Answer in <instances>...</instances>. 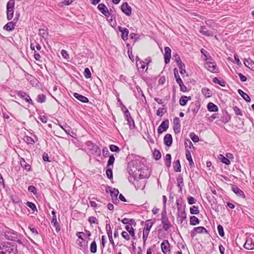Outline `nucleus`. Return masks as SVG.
<instances>
[{"mask_svg": "<svg viewBox=\"0 0 254 254\" xmlns=\"http://www.w3.org/2000/svg\"><path fill=\"white\" fill-rule=\"evenodd\" d=\"M207 109L210 112H217L218 110V107L212 102L207 104Z\"/></svg>", "mask_w": 254, "mask_h": 254, "instance_id": "a878e982", "label": "nucleus"}, {"mask_svg": "<svg viewBox=\"0 0 254 254\" xmlns=\"http://www.w3.org/2000/svg\"><path fill=\"white\" fill-rule=\"evenodd\" d=\"M173 129L175 133H180L181 128L180 120L178 117H175L173 120Z\"/></svg>", "mask_w": 254, "mask_h": 254, "instance_id": "9b49d317", "label": "nucleus"}, {"mask_svg": "<svg viewBox=\"0 0 254 254\" xmlns=\"http://www.w3.org/2000/svg\"><path fill=\"white\" fill-rule=\"evenodd\" d=\"M153 155L154 156V159L156 160H159L161 157V154L160 152L157 149H155L153 152Z\"/></svg>", "mask_w": 254, "mask_h": 254, "instance_id": "37998d69", "label": "nucleus"}, {"mask_svg": "<svg viewBox=\"0 0 254 254\" xmlns=\"http://www.w3.org/2000/svg\"><path fill=\"white\" fill-rule=\"evenodd\" d=\"M136 66L138 67V68H140L143 69L145 67L144 63L142 61H139V63H137V62H136Z\"/></svg>", "mask_w": 254, "mask_h": 254, "instance_id": "338daca9", "label": "nucleus"}, {"mask_svg": "<svg viewBox=\"0 0 254 254\" xmlns=\"http://www.w3.org/2000/svg\"><path fill=\"white\" fill-rule=\"evenodd\" d=\"M176 204L178 209V216L180 218L181 222L183 223L187 217V214L185 212V206H183L178 201H177Z\"/></svg>", "mask_w": 254, "mask_h": 254, "instance_id": "39448f33", "label": "nucleus"}, {"mask_svg": "<svg viewBox=\"0 0 254 254\" xmlns=\"http://www.w3.org/2000/svg\"><path fill=\"white\" fill-rule=\"evenodd\" d=\"M20 163L21 166L27 171H30L31 170L30 165L26 162L24 158H20Z\"/></svg>", "mask_w": 254, "mask_h": 254, "instance_id": "b1692460", "label": "nucleus"}, {"mask_svg": "<svg viewBox=\"0 0 254 254\" xmlns=\"http://www.w3.org/2000/svg\"><path fill=\"white\" fill-rule=\"evenodd\" d=\"M97 8L98 10L105 16L108 17L111 14L112 9L108 10L107 7L104 3L98 4Z\"/></svg>", "mask_w": 254, "mask_h": 254, "instance_id": "0eeeda50", "label": "nucleus"}, {"mask_svg": "<svg viewBox=\"0 0 254 254\" xmlns=\"http://www.w3.org/2000/svg\"><path fill=\"white\" fill-rule=\"evenodd\" d=\"M4 236L7 240L16 241L18 243L21 245H23L25 241L24 238L22 235L11 229L5 231Z\"/></svg>", "mask_w": 254, "mask_h": 254, "instance_id": "f03ea898", "label": "nucleus"}, {"mask_svg": "<svg viewBox=\"0 0 254 254\" xmlns=\"http://www.w3.org/2000/svg\"><path fill=\"white\" fill-rule=\"evenodd\" d=\"M190 136L191 139L194 142H197L199 140L198 136L193 132H191Z\"/></svg>", "mask_w": 254, "mask_h": 254, "instance_id": "864d4df0", "label": "nucleus"}, {"mask_svg": "<svg viewBox=\"0 0 254 254\" xmlns=\"http://www.w3.org/2000/svg\"><path fill=\"white\" fill-rule=\"evenodd\" d=\"M106 229L107 233L108 234V236L110 242L113 246V247L114 248L116 246V245H115V243L113 240L112 231L111 230V226L109 224H106Z\"/></svg>", "mask_w": 254, "mask_h": 254, "instance_id": "ddd939ff", "label": "nucleus"}, {"mask_svg": "<svg viewBox=\"0 0 254 254\" xmlns=\"http://www.w3.org/2000/svg\"><path fill=\"white\" fill-rule=\"evenodd\" d=\"M39 31V35L43 38H46L48 35V33L46 29H40Z\"/></svg>", "mask_w": 254, "mask_h": 254, "instance_id": "8fccbe9b", "label": "nucleus"}, {"mask_svg": "<svg viewBox=\"0 0 254 254\" xmlns=\"http://www.w3.org/2000/svg\"><path fill=\"white\" fill-rule=\"evenodd\" d=\"M154 223V222L152 221L151 220H146V222H145V228H144V230L150 232V230Z\"/></svg>", "mask_w": 254, "mask_h": 254, "instance_id": "c85d7f7f", "label": "nucleus"}, {"mask_svg": "<svg viewBox=\"0 0 254 254\" xmlns=\"http://www.w3.org/2000/svg\"><path fill=\"white\" fill-rule=\"evenodd\" d=\"M46 96L43 94H39L37 98V101L39 103H42L46 101Z\"/></svg>", "mask_w": 254, "mask_h": 254, "instance_id": "c03bdc74", "label": "nucleus"}, {"mask_svg": "<svg viewBox=\"0 0 254 254\" xmlns=\"http://www.w3.org/2000/svg\"><path fill=\"white\" fill-rule=\"evenodd\" d=\"M26 205L28 207L30 208L34 211H35V210L37 211L36 206L35 204L34 203H33V202H27L26 203Z\"/></svg>", "mask_w": 254, "mask_h": 254, "instance_id": "5fc2aeb1", "label": "nucleus"}, {"mask_svg": "<svg viewBox=\"0 0 254 254\" xmlns=\"http://www.w3.org/2000/svg\"><path fill=\"white\" fill-rule=\"evenodd\" d=\"M177 184L178 186L180 188V190H182V188L184 185L183 179L182 177L177 178Z\"/></svg>", "mask_w": 254, "mask_h": 254, "instance_id": "052dcab7", "label": "nucleus"}, {"mask_svg": "<svg viewBox=\"0 0 254 254\" xmlns=\"http://www.w3.org/2000/svg\"><path fill=\"white\" fill-rule=\"evenodd\" d=\"M178 66L180 69V73L181 74H184L186 72V69L185 68V66L184 64H180L178 65Z\"/></svg>", "mask_w": 254, "mask_h": 254, "instance_id": "bf43d9fd", "label": "nucleus"}, {"mask_svg": "<svg viewBox=\"0 0 254 254\" xmlns=\"http://www.w3.org/2000/svg\"><path fill=\"white\" fill-rule=\"evenodd\" d=\"M232 190L238 196L244 198L245 197L244 192L240 190L237 186L235 185H232L231 186Z\"/></svg>", "mask_w": 254, "mask_h": 254, "instance_id": "f3484780", "label": "nucleus"}, {"mask_svg": "<svg viewBox=\"0 0 254 254\" xmlns=\"http://www.w3.org/2000/svg\"><path fill=\"white\" fill-rule=\"evenodd\" d=\"M167 112V109L165 108H160L156 112V115L158 116L162 117Z\"/></svg>", "mask_w": 254, "mask_h": 254, "instance_id": "a18cd8bd", "label": "nucleus"}, {"mask_svg": "<svg viewBox=\"0 0 254 254\" xmlns=\"http://www.w3.org/2000/svg\"><path fill=\"white\" fill-rule=\"evenodd\" d=\"M119 30L121 32V37L124 41L128 39V30L126 28H123L121 26L118 27Z\"/></svg>", "mask_w": 254, "mask_h": 254, "instance_id": "4468645a", "label": "nucleus"}, {"mask_svg": "<svg viewBox=\"0 0 254 254\" xmlns=\"http://www.w3.org/2000/svg\"><path fill=\"white\" fill-rule=\"evenodd\" d=\"M213 82L215 83L219 84L220 86L222 87H225L226 82L223 80H219L218 78L214 77L213 79Z\"/></svg>", "mask_w": 254, "mask_h": 254, "instance_id": "c9c22d12", "label": "nucleus"}, {"mask_svg": "<svg viewBox=\"0 0 254 254\" xmlns=\"http://www.w3.org/2000/svg\"><path fill=\"white\" fill-rule=\"evenodd\" d=\"M84 75L85 77L86 78H89L91 77V73L90 71V69L88 68H86L84 69Z\"/></svg>", "mask_w": 254, "mask_h": 254, "instance_id": "13d9d810", "label": "nucleus"}, {"mask_svg": "<svg viewBox=\"0 0 254 254\" xmlns=\"http://www.w3.org/2000/svg\"><path fill=\"white\" fill-rule=\"evenodd\" d=\"M201 53L205 57V60L207 61L211 59V56L207 54V52L203 49L201 50Z\"/></svg>", "mask_w": 254, "mask_h": 254, "instance_id": "6e6d98bb", "label": "nucleus"}, {"mask_svg": "<svg viewBox=\"0 0 254 254\" xmlns=\"http://www.w3.org/2000/svg\"><path fill=\"white\" fill-rule=\"evenodd\" d=\"M171 155L170 154H167L165 156V164L167 167L169 168L171 164Z\"/></svg>", "mask_w": 254, "mask_h": 254, "instance_id": "2f4dec72", "label": "nucleus"}, {"mask_svg": "<svg viewBox=\"0 0 254 254\" xmlns=\"http://www.w3.org/2000/svg\"><path fill=\"white\" fill-rule=\"evenodd\" d=\"M127 121V124L129 126V127L130 129H132L135 127V124L134 120L132 119L131 117L127 118L126 119Z\"/></svg>", "mask_w": 254, "mask_h": 254, "instance_id": "ea45409f", "label": "nucleus"}, {"mask_svg": "<svg viewBox=\"0 0 254 254\" xmlns=\"http://www.w3.org/2000/svg\"><path fill=\"white\" fill-rule=\"evenodd\" d=\"M199 220L195 216H191L190 217V224L191 225H196L199 223Z\"/></svg>", "mask_w": 254, "mask_h": 254, "instance_id": "72a5a7b5", "label": "nucleus"}, {"mask_svg": "<svg viewBox=\"0 0 254 254\" xmlns=\"http://www.w3.org/2000/svg\"><path fill=\"white\" fill-rule=\"evenodd\" d=\"M109 190L113 202L114 204H117L119 201L117 197L119 193L118 190L115 188H110Z\"/></svg>", "mask_w": 254, "mask_h": 254, "instance_id": "6e6552de", "label": "nucleus"}, {"mask_svg": "<svg viewBox=\"0 0 254 254\" xmlns=\"http://www.w3.org/2000/svg\"><path fill=\"white\" fill-rule=\"evenodd\" d=\"M194 228L197 234H208V231L204 227L199 226Z\"/></svg>", "mask_w": 254, "mask_h": 254, "instance_id": "473e14b6", "label": "nucleus"}, {"mask_svg": "<svg viewBox=\"0 0 254 254\" xmlns=\"http://www.w3.org/2000/svg\"><path fill=\"white\" fill-rule=\"evenodd\" d=\"M169 121L168 119L163 121L159 126L160 128H162L164 131L167 130L169 127Z\"/></svg>", "mask_w": 254, "mask_h": 254, "instance_id": "7c9ffc66", "label": "nucleus"}, {"mask_svg": "<svg viewBox=\"0 0 254 254\" xmlns=\"http://www.w3.org/2000/svg\"><path fill=\"white\" fill-rule=\"evenodd\" d=\"M164 61L166 64L170 62L171 56V50L169 47H165L164 49Z\"/></svg>", "mask_w": 254, "mask_h": 254, "instance_id": "2eb2a0df", "label": "nucleus"}, {"mask_svg": "<svg viewBox=\"0 0 254 254\" xmlns=\"http://www.w3.org/2000/svg\"><path fill=\"white\" fill-rule=\"evenodd\" d=\"M60 127L64 129V130L68 134H70V132L71 130V128L69 126H67L66 124L64 125H62L59 124Z\"/></svg>", "mask_w": 254, "mask_h": 254, "instance_id": "79ce46f5", "label": "nucleus"}, {"mask_svg": "<svg viewBox=\"0 0 254 254\" xmlns=\"http://www.w3.org/2000/svg\"><path fill=\"white\" fill-rule=\"evenodd\" d=\"M238 92L247 102L251 101V98L249 97V96L247 93L244 92L243 90H242L241 89H238Z\"/></svg>", "mask_w": 254, "mask_h": 254, "instance_id": "cd10ccee", "label": "nucleus"}, {"mask_svg": "<svg viewBox=\"0 0 254 254\" xmlns=\"http://www.w3.org/2000/svg\"><path fill=\"white\" fill-rule=\"evenodd\" d=\"M15 5L14 0H9L6 4L7 19L8 20L12 19L13 17L14 7Z\"/></svg>", "mask_w": 254, "mask_h": 254, "instance_id": "20e7f679", "label": "nucleus"}, {"mask_svg": "<svg viewBox=\"0 0 254 254\" xmlns=\"http://www.w3.org/2000/svg\"><path fill=\"white\" fill-rule=\"evenodd\" d=\"M73 96L76 99H78V100H79L80 101H81L82 103H86L89 102V100L88 99V98L87 97H86L85 96H84L81 94H79L77 93H74L73 94Z\"/></svg>", "mask_w": 254, "mask_h": 254, "instance_id": "4be33fe9", "label": "nucleus"}, {"mask_svg": "<svg viewBox=\"0 0 254 254\" xmlns=\"http://www.w3.org/2000/svg\"><path fill=\"white\" fill-rule=\"evenodd\" d=\"M28 190L30 192L33 193L34 194L37 193V190L34 186H29L28 188Z\"/></svg>", "mask_w": 254, "mask_h": 254, "instance_id": "e2e57ef3", "label": "nucleus"}, {"mask_svg": "<svg viewBox=\"0 0 254 254\" xmlns=\"http://www.w3.org/2000/svg\"><path fill=\"white\" fill-rule=\"evenodd\" d=\"M173 167L175 172H180L181 171V166L179 160H177L174 162Z\"/></svg>", "mask_w": 254, "mask_h": 254, "instance_id": "c756f323", "label": "nucleus"}, {"mask_svg": "<svg viewBox=\"0 0 254 254\" xmlns=\"http://www.w3.org/2000/svg\"><path fill=\"white\" fill-rule=\"evenodd\" d=\"M199 32L207 37H212L214 35L213 31L211 30H207L205 26H201L200 27Z\"/></svg>", "mask_w": 254, "mask_h": 254, "instance_id": "dca6fc26", "label": "nucleus"}, {"mask_svg": "<svg viewBox=\"0 0 254 254\" xmlns=\"http://www.w3.org/2000/svg\"><path fill=\"white\" fill-rule=\"evenodd\" d=\"M244 248L249 250H252L254 249V243L252 239H248L244 246Z\"/></svg>", "mask_w": 254, "mask_h": 254, "instance_id": "a211bd4d", "label": "nucleus"}, {"mask_svg": "<svg viewBox=\"0 0 254 254\" xmlns=\"http://www.w3.org/2000/svg\"><path fill=\"white\" fill-rule=\"evenodd\" d=\"M16 22L10 21L3 26V29L7 31H12L14 30Z\"/></svg>", "mask_w": 254, "mask_h": 254, "instance_id": "6ab92c4d", "label": "nucleus"}, {"mask_svg": "<svg viewBox=\"0 0 254 254\" xmlns=\"http://www.w3.org/2000/svg\"><path fill=\"white\" fill-rule=\"evenodd\" d=\"M185 145L186 150H188V148L190 149L192 147H193V144H192V142L188 138L185 139Z\"/></svg>", "mask_w": 254, "mask_h": 254, "instance_id": "49530a36", "label": "nucleus"}, {"mask_svg": "<svg viewBox=\"0 0 254 254\" xmlns=\"http://www.w3.org/2000/svg\"><path fill=\"white\" fill-rule=\"evenodd\" d=\"M90 250L92 253H95L97 252V245L95 241H93L90 247Z\"/></svg>", "mask_w": 254, "mask_h": 254, "instance_id": "a19ab883", "label": "nucleus"}, {"mask_svg": "<svg viewBox=\"0 0 254 254\" xmlns=\"http://www.w3.org/2000/svg\"><path fill=\"white\" fill-rule=\"evenodd\" d=\"M115 159L113 155H111L109 156V159L107 163V168L111 167L112 166L113 167L114 163L115 162Z\"/></svg>", "mask_w": 254, "mask_h": 254, "instance_id": "4c0bfd02", "label": "nucleus"}, {"mask_svg": "<svg viewBox=\"0 0 254 254\" xmlns=\"http://www.w3.org/2000/svg\"><path fill=\"white\" fill-rule=\"evenodd\" d=\"M161 220L163 225V229L165 231H167L172 227V225L167 217L165 209L162 212Z\"/></svg>", "mask_w": 254, "mask_h": 254, "instance_id": "7ed1b4c3", "label": "nucleus"}, {"mask_svg": "<svg viewBox=\"0 0 254 254\" xmlns=\"http://www.w3.org/2000/svg\"><path fill=\"white\" fill-rule=\"evenodd\" d=\"M173 56H174V58L175 59L176 62L177 64V65L183 63L179 55H178L177 54H176L175 55H174Z\"/></svg>", "mask_w": 254, "mask_h": 254, "instance_id": "69168bd1", "label": "nucleus"}, {"mask_svg": "<svg viewBox=\"0 0 254 254\" xmlns=\"http://www.w3.org/2000/svg\"><path fill=\"white\" fill-rule=\"evenodd\" d=\"M51 223L53 224L54 227H55L56 232H58L60 230V227L57 222L56 216H53Z\"/></svg>", "mask_w": 254, "mask_h": 254, "instance_id": "bb28decb", "label": "nucleus"}, {"mask_svg": "<svg viewBox=\"0 0 254 254\" xmlns=\"http://www.w3.org/2000/svg\"><path fill=\"white\" fill-rule=\"evenodd\" d=\"M173 139L171 134H166L164 137V143L167 146H170L172 144Z\"/></svg>", "mask_w": 254, "mask_h": 254, "instance_id": "aec40b11", "label": "nucleus"}, {"mask_svg": "<svg viewBox=\"0 0 254 254\" xmlns=\"http://www.w3.org/2000/svg\"><path fill=\"white\" fill-rule=\"evenodd\" d=\"M17 95L20 98L24 99V98L26 97L27 95L25 92L22 91H19L17 93Z\"/></svg>", "mask_w": 254, "mask_h": 254, "instance_id": "774afa93", "label": "nucleus"}, {"mask_svg": "<svg viewBox=\"0 0 254 254\" xmlns=\"http://www.w3.org/2000/svg\"><path fill=\"white\" fill-rule=\"evenodd\" d=\"M106 174L107 177L108 179H113V172H112V168H111V167L107 168Z\"/></svg>", "mask_w": 254, "mask_h": 254, "instance_id": "09e8293b", "label": "nucleus"}, {"mask_svg": "<svg viewBox=\"0 0 254 254\" xmlns=\"http://www.w3.org/2000/svg\"><path fill=\"white\" fill-rule=\"evenodd\" d=\"M121 10L127 16H129L131 14V8L127 2H124L121 5Z\"/></svg>", "mask_w": 254, "mask_h": 254, "instance_id": "f8f14e48", "label": "nucleus"}, {"mask_svg": "<svg viewBox=\"0 0 254 254\" xmlns=\"http://www.w3.org/2000/svg\"><path fill=\"white\" fill-rule=\"evenodd\" d=\"M202 93L207 98L212 96L211 92L210 89L207 88H202L201 89Z\"/></svg>", "mask_w": 254, "mask_h": 254, "instance_id": "f704fd0d", "label": "nucleus"}, {"mask_svg": "<svg viewBox=\"0 0 254 254\" xmlns=\"http://www.w3.org/2000/svg\"><path fill=\"white\" fill-rule=\"evenodd\" d=\"M205 67L210 72L216 73L218 72V68L214 63L207 62L205 64Z\"/></svg>", "mask_w": 254, "mask_h": 254, "instance_id": "1a4fd4ad", "label": "nucleus"}, {"mask_svg": "<svg viewBox=\"0 0 254 254\" xmlns=\"http://www.w3.org/2000/svg\"><path fill=\"white\" fill-rule=\"evenodd\" d=\"M219 158L223 163L227 165L230 164V161L227 158L225 157L223 155H220Z\"/></svg>", "mask_w": 254, "mask_h": 254, "instance_id": "3c124183", "label": "nucleus"}, {"mask_svg": "<svg viewBox=\"0 0 254 254\" xmlns=\"http://www.w3.org/2000/svg\"><path fill=\"white\" fill-rule=\"evenodd\" d=\"M24 140L26 143L30 145H33L35 142L34 140L31 137L28 136H25L24 137Z\"/></svg>", "mask_w": 254, "mask_h": 254, "instance_id": "58836bf2", "label": "nucleus"}, {"mask_svg": "<svg viewBox=\"0 0 254 254\" xmlns=\"http://www.w3.org/2000/svg\"><path fill=\"white\" fill-rule=\"evenodd\" d=\"M17 246L9 242H4L0 244V254H17Z\"/></svg>", "mask_w": 254, "mask_h": 254, "instance_id": "f257e3e1", "label": "nucleus"}, {"mask_svg": "<svg viewBox=\"0 0 254 254\" xmlns=\"http://www.w3.org/2000/svg\"><path fill=\"white\" fill-rule=\"evenodd\" d=\"M109 148L112 152L119 153L121 150L120 148L118 146L114 144L110 145Z\"/></svg>", "mask_w": 254, "mask_h": 254, "instance_id": "603ef678", "label": "nucleus"}, {"mask_svg": "<svg viewBox=\"0 0 254 254\" xmlns=\"http://www.w3.org/2000/svg\"><path fill=\"white\" fill-rule=\"evenodd\" d=\"M190 213L191 214H198L199 213L198 208L196 206H192L190 208Z\"/></svg>", "mask_w": 254, "mask_h": 254, "instance_id": "de8ad7c7", "label": "nucleus"}, {"mask_svg": "<svg viewBox=\"0 0 254 254\" xmlns=\"http://www.w3.org/2000/svg\"><path fill=\"white\" fill-rule=\"evenodd\" d=\"M244 63L247 67L254 70V62L252 59L250 58L245 59Z\"/></svg>", "mask_w": 254, "mask_h": 254, "instance_id": "412c9836", "label": "nucleus"}, {"mask_svg": "<svg viewBox=\"0 0 254 254\" xmlns=\"http://www.w3.org/2000/svg\"><path fill=\"white\" fill-rule=\"evenodd\" d=\"M217 230L219 235L221 237H223L224 236V232L223 227L221 225H218L217 226Z\"/></svg>", "mask_w": 254, "mask_h": 254, "instance_id": "4d7b16f0", "label": "nucleus"}, {"mask_svg": "<svg viewBox=\"0 0 254 254\" xmlns=\"http://www.w3.org/2000/svg\"><path fill=\"white\" fill-rule=\"evenodd\" d=\"M233 110L237 115L242 116V113L241 110L237 106L233 107Z\"/></svg>", "mask_w": 254, "mask_h": 254, "instance_id": "0e129e2a", "label": "nucleus"}, {"mask_svg": "<svg viewBox=\"0 0 254 254\" xmlns=\"http://www.w3.org/2000/svg\"><path fill=\"white\" fill-rule=\"evenodd\" d=\"M190 99L191 97L190 96L188 97L185 95L182 96L179 100L180 104L181 106H185L187 104L188 101Z\"/></svg>", "mask_w": 254, "mask_h": 254, "instance_id": "393cba45", "label": "nucleus"}, {"mask_svg": "<svg viewBox=\"0 0 254 254\" xmlns=\"http://www.w3.org/2000/svg\"><path fill=\"white\" fill-rule=\"evenodd\" d=\"M186 155L187 159L189 161V165L190 166V168L194 167V164L192 161L190 152L189 150H186Z\"/></svg>", "mask_w": 254, "mask_h": 254, "instance_id": "5701e85b", "label": "nucleus"}, {"mask_svg": "<svg viewBox=\"0 0 254 254\" xmlns=\"http://www.w3.org/2000/svg\"><path fill=\"white\" fill-rule=\"evenodd\" d=\"M61 55L66 60H68L69 58V55L67 53V52L65 50H62L61 51Z\"/></svg>", "mask_w": 254, "mask_h": 254, "instance_id": "680f3d73", "label": "nucleus"}, {"mask_svg": "<svg viewBox=\"0 0 254 254\" xmlns=\"http://www.w3.org/2000/svg\"><path fill=\"white\" fill-rule=\"evenodd\" d=\"M133 174L135 176V178L136 177V176L138 175L139 178L140 179L147 178L149 176V173L147 169L138 170L137 172L135 171Z\"/></svg>", "mask_w": 254, "mask_h": 254, "instance_id": "423d86ee", "label": "nucleus"}, {"mask_svg": "<svg viewBox=\"0 0 254 254\" xmlns=\"http://www.w3.org/2000/svg\"><path fill=\"white\" fill-rule=\"evenodd\" d=\"M174 76H175V77L176 78V82H177V83H181L182 80L181 78V77H180V76L179 75V73H178V70L176 68H175L174 69Z\"/></svg>", "mask_w": 254, "mask_h": 254, "instance_id": "e433bc0d", "label": "nucleus"}, {"mask_svg": "<svg viewBox=\"0 0 254 254\" xmlns=\"http://www.w3.org/2000/svg\"><path fill=\"white\" fill-rule=\"evenodd\" d=\"M161 247L162 251L164 254H170V244L168 240H164L161 244Z\"/></svg>", "mask_w": 254, "mask_h": 254, "instance_id": "9d476101", "label": "nucleus"}]
</instances>
